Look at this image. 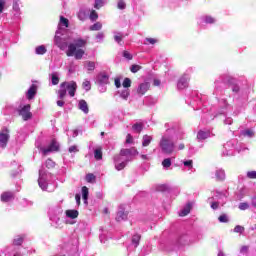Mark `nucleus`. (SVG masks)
I'll use <instances>...</instances> for the list:
<instances>
[{
  "label": "nucleus",
  "mask_w": 256,
  "mask_h": 256,
  "mask_svg": "<svg viewBox=\"0 0 256 256\" xmlns=\"http://www.w3.org/2000/svg\"><path fill=\"white\" fill-rule=\"evenodd\" d=\"M87 40L83 38H77L73 43L68 45V49L66 51L67 57H74L76 60L83 59V55H85V50L82 47H86Z\"/></svg>",
  "instance_id": "1"
},
{
  "label": "nucleus",
  "mask_w": 256,
  "mask_h": 256,
  "mask_svg": "<svg viewBox=\"0 0 256 256\" xmlns=\"http://www.w3.org/2000/svg\"><path fill=\"white\" fill-rule=\"evenodd\" d=\"M67 91L70 97H75V93L77 92V83L75 81L62 82L60 84L59 90L57 91L59 99H65V97L67 96Z\"/></svg>",
  "instance_id": "2"
},
{
  "label": "nucleus",
  "mask_w": 256,
  "mask_h": 256,
  "mask_svg": "<svg viewBox=\"0 0 256 256\" xmlns=\"http://www.w3.org/2000/svg\"><path fill=\"white\" fill-rule=\"evenodd\" d=\"M160 147L163 151V153H166L167 155H171L173 151H175V143L168 138H162L160 141Z\"/></svg>",
  "instance_id": "3"
},
{
  "label": "nucleus",
  "mask_w": 256,
  "mask_h": 256,
  "mask_svg": "<svg viewBox=\"0 0 256 256\" xmlns=\"http://www.w3.org/2000/svg\"><path fill=\"white\" fill-rule=\"evenodd\" d=\"M19 115H20V117H22L23 121H29V119H31V117H33V114L31 113V104H27V105L23 106L19 110Z\"/></svg>",
  "instance_id": "4"
},
{
  "label": "nucleus",
  "mask_w": 256,
  "mask_h": 256,
  "mask_svg": "<svg viewBox=\"0 0 256 256\" xmlns=\"http://www.w3.org/2000/svg\"><path fill=\"white\" fill-rule=\"evenodd\" d=\"M7 143H9V130L6 129L0 133V147H7Z\"/></svg>",
  "instance_id": "5"
},
{
  "label": "nucleus",
  "mask_w": 256,
  "mask_h": 256,
  "mask_svg": "<svg viewBox=\"0 0 256 256\" xmlns=\"http://www.w3.org/2000/svg\"><path fill=\"white\" fill-rule=\"evenodd\" d=\"M54 151H59V144L57 141L52 140L50 145L43 150L44 155H47V153H53Z\"/></svg>",
  "instance_id": "6"
},
{
  "label": "nucleus",
  "mask_w": 256,
  "mask_h": 256,
  "mask_svg": "<svg viewBox=\"0 0 256 256\" xmlns=\"http://www.w3.org/2000/svg\"><path fill=\"white\" fill-rule=\"evenodd\" d=\"M151 89V84L149 82H144L141 83L137 89V94L138 95H145Z\"/></svg>",
  "instance_id": "7"
},
{
  "label": "nucleus",
  "mask_w": 256,
  "mask_h": 256,
  "mask_svg": "<svg viewBox=\"0 0 256 256\" xmlns=\"http://www.w3.org/2000/svg\"><path fill=\"white\" fill-rule=\"evenodd\" d=\"M36 95H37V85L32 84L27 91L26 97L29 101H31V99H35Z\"/></svg>",
  "instance_id": "8"
},
{
  "label": "nucleus",
  "mask_w": 256,
  "mask_h": 256,
  "mask_svg": "<svg viewBox=\"0 0 256 256\" xmlns=\"http://www.w3.org/2000/svg\"><path fill=\"white\" fill-rule=\"evenodd\" d=\"M187 87H189V78H187V75H183L178 81V89H185Z\"/></svg>",
  "instance_id": "9"
},
{
  "label": "nucleus",
  "mask_w": 256,
  "mask_h": 256,
  "mask_svg": "<svg viewBox=\"0 0 256 256\" xmlns=\"http://www.w3.org/2000/svg\"><path fill=\"white\" fill-rule=\"evenodd\" d=\"M191 209H193V204L191 202H188L186 206L180 211L179 216L187 217V215L191 213Z\"/></svg>",
  "instance_id": "10"
},
{
  "label": "nucleus",
  "mask_w": 256,
  "mask_h": 256,
  "mask_svg": "<svg viewBox=\"0 0 256 256\" xmlns=\"http://www.w3.org/2000/svg\"><path fill=\"white\" fill-rule=\"evenodd\" d=\"M121 158L119 157V156H115L114 157V162H115V169L117 170V171H123V169L125 168V167H127V162H121V163H119V160H120Z\"/></svg>",
  "instance_id": "11"
},
{
  "label": "nucleus",
  "mask_w": 256,
  "mask_h": 256,
  "mask_svg": "<svg viewBox=\"0 0 256 256\" xmlns=\"http://www.w3.org/2000/svg\"><path fill=\"white\" fill-rule=\"evenodd\" d=\"M97 81L100 83V85H107L109 83V75L100 73L97 76Z\"/></svg>",
  "instance_id": "12"
},
{
  "label": "nucleus",
  "mask_w": 256,
  "mask_h": 256,
  "mask_svg": "<svg viewBox=\"0 0 256 256\" xmlns=\"http://www.w3.org/2000/svg\"><path fill=\"white\" fill-rule=\"evenodd\" d=\"M14 198L13 192H4L1 194V201L3 203H8V201H11V199Z\"/></svg>",
  "instance_id": "13"
},
{
  "label": "nucleus",
  "mask_w": 256,
  "mask_h": 256,
  "mask_svg": "<svg viewBox=\"0 0 256 256\" xmlns=\"http://www.w3.org/2000/svg\"><path fill=\"white\" fill-rule=\"evenodd\" d=\"M129 213L123 210L118 211L117 216H116V221H127Z\"/></svg>",
  "instance_id": "14"
},
{
  "label": "nucleus",
  "mask_w": 256,
  "mask_h": 256,
  "mask_svg": "<svg viewBox=\"0 0 256 256\" xmlns=\"http://www.w3.org/2000/svg\"><path fill=\"white\" fill-rule=\"evenodd\" d=\"M228 83L230 85V88L232 89L233 93H239L240 88L239 85L235 83V79L231 78L228 80Z\"/></svg>",
  "instance_id": "15"
},
{
  "label": "nucleus",
  "mask_w": 256,
  "mask_h": 256,
  "mask_svg": "<svg viewBox=\"0 0 256 256\" xmlns=\"http://www.w3.org/2000/svg\"><path fill=\"white\" fill-rule=\"evenodd\" d=\"M66 217H68L69 219H77L79 217V211L66 210Z\"/></svg>",
  "instance_id": "16"
},
{
  "label": "nucleus",
  "mask_w": 256,
  "mask_h": 256,
  "mask_svg": "<svg viewBox=\"0 0 256 256\" xmlns=\"http://www.w3.org/2000/svg\"><path fill=\"white\" fill-rule=\"evenodd\" d=\"M79 109L83 111V113H89V105H87V101L80 100L79 101Z\"/></svg>",
  "instance_id": "17"
},
{
  "label": "nucleus",
  "mask_w": 256,
  "mask_h": 256,
  "mask_svg": "<svg viewBox=\"0 0 256 256\" xmlns=\"http://www.w3.org/2000/svg\"><path fill=\"white\" fill-rule=\"evenodd\" d=\"M131 157V150L130 148H123L120 150L119 155H116V157H119L121 159V157Z\"/></svg>",
  "instance_id": "18"
},
{
  "label": "nucleus",
  "mask_w": 256,
  "mask_h": 256,
  "mask_svg": "<svg viewBox=\"0 0 256 256\" xmlns=\"http://www.w3.org/2000/svg\"><path fill=\"white\" fill-rule=\"evenodd\" d=\"M142 139V147H149V145H151V141H153V137L149 135H144Z\"/></svg>",
  "instance_id": "19"
},
{
  "label": "nucleus",
  "mask_w": 256,
  "mask_h": 256,
  "mask_svg": "<svg viewBox=\"0 0 256 256\" xmlns=\"http://www.w3.org/2000/svg\"><path fill=\"white\" fill-rule=\"evenodd\" d=\"M103 29V24L101 22H96L89 27V31H101Z\"/></svg>",
  "instance_id": "20"
},
{
  "label": "nucleus",
  "mask_w": 256,
  "mask_h": 256,
  "mask_svg": "<svg viewBox=\"0 0 256 256\" xmlns=\"http://www.w3.org/2000/svg\"><path fill=\"white\" fill-rule=\"evenodd\" d=\"M82 199L84 200V203H87V200L89 199V188H87V186L82 187Z\"/></svg>",
  "instance_id": "21"
},
{
  "label": "nucleus",
  "mask_w": 256,
  "mask_h": 256,
  "mask_svg": "<svg viewBox=\"0 0 256 256\" xmlns=\"http://www.w3.org/2000/svg\"><path fill=\"white\" fill-rule=\"evenodd\" d=\"M210 133L200 130L197 134V139H200L201 141H205V139H208Z\"/></svg>",
  "instance_id": "22"
},
{
  "label": "nucleus",
  "mask_w": 256,
  "mask_h": 256,
  "mask_svg": "<svg viewBox=\"0 0 256 256\" xmlns=\"http://www.w3.org/2000/svg\"><path fill=\"white\" fill-rule=\"evenodd\" d=\"M94 158L96 161H101V159H103V151L101 148H98L94 151Z\"/></svg>",
  "instance_id": "23"
},
{
  "label": "nucleus",
  "mask_w": 256,
  "mask_h": 256,
  "mask_svg": "<svg viewBox=\"0 0 256 256\" xmlns=\"http://www.w3.org/2000/svg\"><path fill=\"white\" fill-rule=\"evenodd\" d=\"M141 241V235L135 234L132 236V243L135 247H139V242Z\"/></svg>",
  "instance_id": "24"
},
{
  "label": "nucleus",
  "mask_w": 256,
  "mask_h": 256,
  "mask_svg": "<svg viewBox=\"0 0 256 256\" xmlns=\"http://www.w3.org/2000/svg\"><path fill=\"white\" fill-rule=\"evenodd\" d=\"M36 55H45L47 53V48L44 45L36 47Z\"/></svg>",
  "instance_id": "25"
},
{
  "label": "nucleus",
  "mask_w": 256,
  "mask_h": 256,
  "mask_svg": "<svg viewBox=\"0 0 256 256\" xmlns=\"http://www.w3.org/2000/svg\"><path fill=\"white\" fill-rule=\"evenodd\" d=\"M216 178H217V181H225V171L223 170L216 171Z\"/></svg>",
  "instance_id": "26"
},
{
  "label": "nucleus",
  "mask_w": 256,
  "mask_h": 256,
  "mask_svg": "<svg viewBox=\"0 0 256 256\" xmlns=\"http://www.w3.org/2000/svg\"><path fill=\"white\" fill-rule=\"evenodd\" d=\"M23 241H24L23 236H17V237L13 240V245H15L16 247H19V246L23 245Z\"/></svg>",
  "instance_id": "27"
},
{
  "label": "nucleus",
  "mask_w": 256,
  "mask_h": 256,
  "mask_svg": "<svg viewBox=\"0 0 256 256\" xmlns=\"http://www.w3.org/2000/svg\"><path fill=\"white\" fill-rule=\"evenodd\" d=\"M89 19L90 21H97L99 19V14L97 13V11L92 10L90 12Z\"/></svg>",
  "instance_id": "28"
},
{
  "label": "nucleus",
  "mask_w": 256,
  "mask_h": 256,
  "mask_svg": "<svg viewBox=\"0 0 256 256\" xmlns=\"http://www.w3.org/2000/svg\"><path fill=\"white\" fill-rule=\"evenodd\" d=\"M45 165H46L47 169H55V161H53L50 158H48L46 160Z\"/></svg>",
  "instance_id": "29"
},
{
  "label": "nucleus",
  "mask_w": 256,
  "mask_h": 256,
  "mask_svg": "<svg viewBox=\"0 0 256 256\" xmlns=\"http://www.w3.org/2000/svg\"><path fill=\"white\" fill-rule=\"evenodd\" d=\"M132 129L134 131H137L138 133H141L143 131V124L141 123H136L132 126Z\"/></svg>",
  "instance_id": "30"
},
{
  "label": "nucleus",
  "mask_w": 256,
  "mask_h": 256,
  "mask_svg": "<svg viewBox=\"0 0 256 256\" xmlns=\"http://www.w3.org/2000/svg\"><path fill=\"white\" fill-rule=\"evenodd\" d=\"M218 221L220 223H229V218L227 217V214H222L218 217Z\"/></svg>",
  "instance_id": "31"
},
{
  "label": "nucleus",
  "mask_w": 256,
  "mask_h": 256,
  "mask_svg": "<svg viewBox=\"0 0 256 256\" xmlns=\"http://www.w3.org/2000/svg\"><path fill=\"white\" fill-rule=\"evenodd\" d=\"M103 5H105L104 0H95L94 8L101 9V7H103Z\"/></svg>",
  "instance_id": "32"
},
{
  "label": "nucleus",
  "mask_w": 256,
  "mask_h": 256,
  "mask_svg": "<svg viewBox=\"0 0 256 256\" xmlns=\"http://www.w3.org/2000/svg\"><path fill=\"white\" fill-rule=\"evenodd\" d=\"M96 177L94 176L93 173H89L86 175V181L87 183H94Z\"/></svg>",
  "instance_id": "33"
},
{
  "label": "nucleus",
  "mask_w": 256,
  "mask_h": 256,
  "mask_svg": "<svg viewBox=\"0 0 256 256\" xmlns=\"http://www.w3.org/2000/svg\"><path fill=\"white\" fill-rule=\"evenodd\" d=\"M185 243H187V240L183 236L178 237L176 240V245L178 246L185 245Z\"/></svg>",
  "instance_id": "34"
},
{
  "label": "nucleus",
  "mask_w": 256,
  "mask_h": 256,
  "mask_svg": "<svg viewBox=\"0 0 256 256\" xmlns=\"http://www.w3.org/2000/svg\"><path fill=\"white\" fill-rule=\"evenodd\" d=\"M162 167H165L168 169V167H171V158H166L162 161Z\"/></svg>",
  "instance_id": "35"
},
{
  "label": "nucleus",
  "mask_w": 256,
  "mask_h": 256,
  "mask_svg": "<svg viewBox=\"0 0 256 256\" xmlns=\"http://www.w3.org/2000/svg\"><path fill=\"white\" fill-rule=\"evenodd\" d=\"M122 86L125 89H129V87H131V79L130 78H125L123 83H122Z\"/></svg>",
  "instance_id": "36"
},
{
  "label": "nucleus",
  "mask_w": 256,
  "mask_h": 256,
  "mask_svg": "<svg viewBox=\"0 0 256 256\" xmlns=\"http://www.w3.org/2000/svg\"><path fill=\"white\" fill-rule=\"evenodd\" d=\"M129 95H130V92H129V89H125L121 92L120 94V97H122V99H129Z\"/></svg>",
  "instance_id": "37"
},
{
  "label": "nucleus",
  "mask_w": 256,
  "mask_h": 256,
  "mask_svg": "<svg viewBox=\"0 0 256 256\" xmlns=\"http://www.w3.org/2000/svg\"><path fill=\"white\" fill-rule=\"evenodd\" d=\"M114 41H116V43L118 45H123V35H115L114 36Z\"/></svg>",
  "instance_id": "38"
},
{
  "label": "nucleus",
  "mask_w": 256,
  "mask_h": 256,
  "mask_svg": "<svg viewBox=\"0 0 256 256\" xmlns=\"http://www.w3.org/2000/svg\"><path fill=\"white\" fill-rule=\"evenodd\" d=\"M131 73H137L138 71H141V66L137 64H133L130 68Z\"/></svg>",
  "instance_id": "39"
},
{
  "label": "nucleus",
  "mask_w": 256,
  "mask_h": 256,
  "mask_svg": "<svg viewBox=\"0 0 256 256\" xmlns=\"http://www.w3.org/2000/svg\"><path fill=\"white\" fill-rule=\"evenodd\" d=\"M60 23L62 25H64V27H69V19H67V18H65L63 16L60 17Z\"/></svg>",
  "instance_id": "40"
},
{
  "label": "nucleus",
  "mask_w": 256,
  "mask_h": 256,
  "mask_svg": "<svg viewBox=\"0 0 256 256\" xmlns=\"http://www.w3.org/2000/svg\"><path fill=\"white\" fill-rule=\"evenodd\" d=\"M52 85H59V76L52 74Z\"/></svg>",
  "instance_id": "41"
},
{
  "label": "nucleus",
  "mask_w": 256,
  "mask_h": 256,
  "mask_svg": "<svg viewBox=\"0 0 256 256\" xmlns=\"http://www.w3.org/2000/svg\"><path fill=\"white\" fill-rule=\"evenodd\" d=\"M88 71H95V62L88 61L87 62Z\"/></svg>",
  "instance_id": "42"
},
{
  "label": "nucleus",
  "mask_w": 256,
  "mask_h": 256,
  "mask_svg": "<svg viewBox=\"0 0 256 256\" xmlns=\"http://www.w3.org/2000/svg\"><path fill=\"white\" fill-rule=\"evenodd\" d=\"M243 231H245V227H243L241 225H237L234 228V233H243Z\"/></svg>",
  "instance_id": "43"
},
{
  "label": "nucleus",
  "mask_w": 256,
  "mask_h": 256,
  "mask_svg": "<svg viewBox=\"0 0 256 256\" xmlns=\"http://www.w3.org/2000/svg\"><path fill=\"white\" fill-rule=\"evenodd\" d=\"M82 86H83V89H86V91H89L91 89V82L86 80L83 82Z\"/></svg>",
  "instance_id": "44"
},
{
  "label": "nucleus",
  "mask_w": 256,
  "mask_h": 256,
  "mask_svg": "<svg viewBox=\"0 0 256 256\" xmlns=\"http://www.w3.org/2000/svg\"><path fill=\"white\" fill-rule=\"evenodd\" d=\"M239 209H240L241 211H246V209H249V204L246 203V202L240 203V204H239Z\"/></svg>",
  "instance_id": "45"
},
{
  "label": "nucleus",
  "mask_w": 256,
  "mask_h": 256,
  "mask_svg": "<svg viewBox=\"0 0 256 256\" xmlns=\"http://www.w3.org/2000/svg\"><path fill=\"white\" fill-rule=\"evenodd\" d=\"M117 7L118 9H125L127 7V4H125V1L123 0H118Z\"/></svg>",
  "instance_id": "46"
},
{
  "label": "nucleus",
  "mask_w": 256,
  "mask_h": 256,
  "mask_svg": "<svg viewBox=\"0 0 256 256\" xmlns=\"http://www.w3.org/2000/svg\"><path fill=\"white\" fill-rule=\"evenodd\" d=\"M204 21H205V23L213 24V23H215V18H213L211 16H206Z\"/></svg>",
  "instance_id": "47"
},
{
  "label": "nucleus",
  "mask_w": 256,
  "mask_h": 256,
  "mask_svg": "<svg viewBox=\"0 0 256 256\" xmlns=\"http://www.w3.org/2000/svg\"><path fill=\"white\" fill-rule=\"evenodd\" d=\"M244 137H253V135H255V133L252 130H245L243 132Z\"/></svg>",
  "instance_id": "48"
},
{
  "label": "nucleus",
  "mask_w": 256,
  "mask_h": 256,
  "mask_svg": "<svg viewBox=\"0 0 256 256\" xmlns=\"http://www.w3.org/2000/svg\"><path fill=\"white\" fill-rule=\"evenodd\" d=\"M123 57H125V59H128V61H131V59H133V55H131V53H129V51H124Z\"/></svg>",
  "instance_id": "49"
},
{
  "label": "nucleus",
  "mask_w": 256,
  "mask_h": 256,
  "mask_svg": "<svg viewBox=\"0 0 256 256\" xmlns=\"http://www.w3.org/2000/svg\"><path fill=\"white\" fill-rule=\"evenodd\" d=\"M248 179H256V171H250L247 173Z\"/></svg>",
  "instance_id": "50"
},
{
  "label": "nucleus",
  "mask_w": 256,
  "mask_h": 256,
  "mask_svg": "<svg viewBox=\"0 0 256 256\" xmlns=\"http://www.w3.org/2000/svg\"><path fill=\"white\" fill-rule=\"evenodd\" d=\"M68 151L69 153H79V149L75 145L70 146Z\"/></svg>",
  "instance_id": "51"
},
{
  "label": "nucleus",
  "mask_w": 256,
  "mask_h": 256,
  "mask_svg": "<svg viewBox=\"0 0 256 256\" xmlns=\"http://www.w3.org/2000/svg\"><path fill=\"white\" fill-rule=\"evenodd\" d=\"M78 18L80 19V21H84L85 20V11L80 10L78 13Z\"/></svg>",
  "instance_id": "52"
},
{
  "label": "nucleus",
  "mask_w": 256,
  "mask_h": 256,
  "mask_svg": "<svg viewBox=\"0 0 256 256\" xmlns=\"http://www.w3.org/2000/svg\"><path fill=\"white\" fill-rule=\"evenodd\" d=\"M183 163L185 167L193 168V160L184 161Z\"/></svg>",
  "instance_id": "53"
},
{
  "label": "nucleus",
  "mask_w": 256,
  "mask_h": 256,
  "mask_svg": "<svg viewBox=\"0 0 256 256\" xmlns=\"http://www.w3.org/2000/svg\"><path fill=\"white\" fill-rule=\"evenodd\" d=\"M126 143L127 144L133 143V136L131 134H127V136H126Z\"/></svg>",
  "instance_id": "54"
},
{
  "label": "nucleus",
  "mask_w": 256,
  "mask_h": 256,
  "mask_svg": "<svg viewBox=\"0 0 256 256\" xmlns=\"http://www.w3.org/2000/svg\"><path fill=\"white\" fill-rule=\"evenodd\" d=\"M146 41L150 45H155V43H157V39H155V38H146Z\"/></svg>",
  "instance_id": "55"
},
{
  "label": "nucleus",
  "mask_w": 256,
  "mask_h": 256,
  "mask_svg": "<svg viewBox=\"0 0 256 256\" xmlns=\"http://www.w3.org/2000/svg\"><path fill=\"white\" fill-rule=\"evenodd\" d=\"M131 156L139 155V151H137V148L132 147L130 148Z\"/></svg>",
  "instance_id": "56"
},
{
  "label": "nucleus",
  "mask_w": 256,
  "mask_h": 256,
  "mask_svg": "<svg viewBox=\"0 0 256 256\" xmlns=\"http://www.w3.org/2000/svg\"><path fill=\"white\" fill-rule=\"evenodd\" d=\"M114 83L117 89L121 88V80L119 78H115Z\"/></svg>",
  "instance_id": "57"
},
{
  "label": "nucleus",
  "mask_w": 256,
  "mask_h": 256,
  "mask_svg": "<svg viewBox=\"0 0 256 256\" xmlns=\"http://www.w3.org/2000/svg\"><path fill=\"white\" fill-rule=\"evenodd\" d=\"M211 209H214V210L219 209V202H212Z\"/></svg>",
  "instance_id": "58"
},
{
  "label": "nucleus",
  "mask_w": 256,
  "mask_h": 256,
  "mask_svg": "<svg viewBox=\"0 0 256 256\" xmlns=\"http://www.w3.org/2000/svg\"><path fill=\"white\" fill-rule=\"evenodd\" d=\"M3 9H5V0H0V13H3Z\"/></svg>",
  "instance_id": "59"
},
{
  "label": "nucleus",
  "mask_w": 256,
  "mask_h": 256,
  "mask_svg": "<svg viewBox=\"0 0 256 256\" xmlns=\"http://www.w3.org/2000/svg\"><path fill=\"white\" fill-rule=\"evenodd\" d=\"M75 199H76L77 205H81V195L76 194V195H75Z\"/></svg>",
  "instance_id": "60"
},
{
  "label": "nucleus",
  "mask_w": 256,
  "mask_h": 256,
  "mask_svg": "<svg viewBox=\"0 0 256 256\" xmlns=\"http://www.w3.org/2000/svg\"><path fill=\"white\" fill-rule=\"evenodd\" d=\"M103 37H105V34H103V32H99V33L96 35V39H103Z\"/></svg>",
  "instance_id": "61"
},
{
  "label": "nucleus",
  "mask_w": 256,
  "mask_h": 256,
  "mask_svg": "<svg viewBox=\"0 0 256 256\" xmlns=\"http://www.w3.org/2000/svg\"><path fill=\"white\" fill-rule=\"evenodd\" d=\"M57 105H58V107H63V105H65V101H63V100H58V101H57Z\"/></svg>",
  "instance_id": "62"
},
{
  "label": "nucleus",
  "mask_w": 256,
  "mask_h": 256,
  "mask_svg": "<svg viewBox=\"0 0 256 256\" xmlns=\"http://www.w3.org/2000/svg\"><path fill=\"white\" fill-rule=\"evenodd\" d=\"M153 84L155 87H159V85H161V81L156 79V80H154Z\"/></svg>",
  "instance_id": "63"
},
{
  "label": "nucleus",
  "mask_w": 256,
  "mask_h": 256,
  "mask_svg": "<svg viewBox=\"0 0 256 256\" xmlns=\"http://www.w3.org/2000/svg\"><path fill=\"white\" fill-rule=\"evenodd\" d=\"M252 205L253 207H256V197L252 198Z\"/></svg>",
  "instance_id": "64"
}]
</instances>
